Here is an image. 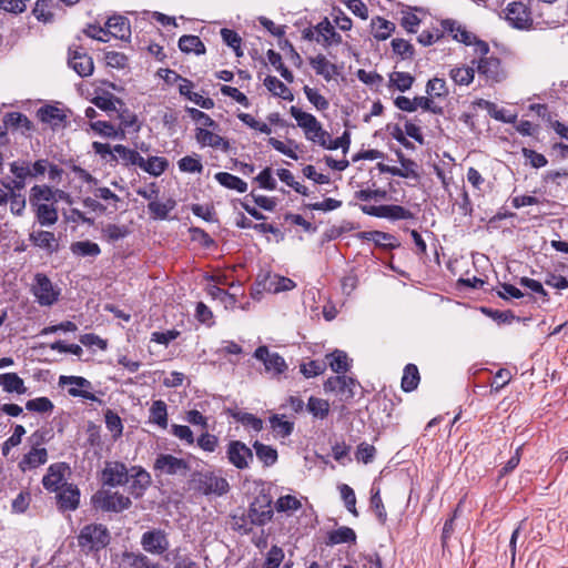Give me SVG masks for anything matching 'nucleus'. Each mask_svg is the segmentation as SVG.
<instances>
[{"label": "nucleus", "instance_id": "1", "mask_svg": "<svg viewBox=\"0 0 568 568\" xmlns=\"http://www.w3.org/2000/svg\"><path fill=\"white\" fill-rule=\"evenodd\" d=\"M291 115L296 120L297 125L304 131L305 138L313 143L324 145L328 139V132L325 131L321 122L311 113L302 111L300 108L292 105L290 108Z\"/></svg>", "mask_w": 568, "mask_h": 568}, {"label": "nucleus", "instance_id": "2", "mask_svg": "<svg viewBox=\"0 0 568 568\" xmlns=\"http://www.w3.org/2000/svg\"><path fill=\"white\" fill-rule=\"evenodd\" d=\"M110 539L111 536L105 526L91 524L80 530L78 545L85 552L98 551L105 548L110 544Z\"/></svg>", "mask_w": 568, "mask_h": 568}, {"label": "nucleus", "instance_id": "3", "mask_svg": "<svg viewBox=\"0 0 568 568\" xmlns=\"http://www.w3.org/2000/svg\"><path fill=\"white\" fill-rule=\"evenodd\" d=\"M192 481L196 490L204 495L223 496L229 489L230 485L226 478L216 475L213 471L195 473Z\"/></svg>", "mask_w": 568, "mask_h": 568}, {"label": "nucleus", "instance_id": "4", "mask_svg": "<svg viewBox=\"0 0 568 568\" xmlns=\"http://www.w3.org/2000/svg\"><path fill=\"white\" fill-rule=\"evenodd\" d=\"M92 503L98 509L113 513H121L130 508L132 504L128 496L106 489H102L95 493L92 497Z\"/></svg>", "mask_w": 568, "mask_h": 568}, {"label": "nucleus", "instance_id": "5", "mask_svg": "<svg viewBox=\"0 0 568 568\" xmlns=\"http://www.w3.org/2000/svg\"><path fill=\"white\" fill-rule=\"evenodd\" d=\"M226 458L237 469H246L254 460L252 449L241 440H231L226 447Z\"/></svg>", "mask_w": 568, "mask_h": 568}, {"label": "nucleus", "instance_id": "6", "mask_svg": "<svg viewBox=\"0 0 568 568\" xmlns=\"http://www.w3.org/2000/svg\"><path fill=\"white\" fill-rule=\"evenodd\" d=\"M60 386L69 385L68 393L72 397H82L92 402H100L99 398L90 392L92 389V383L82 376H60Z\"/></svg>", "mask_w": 568, "mask_h": 568}, {"label": "nucleus", "instance_id": "7", "mask_svg": "<svg viewBox=\"0 0 568 568\" xmlns=\"http://www.w3.org/2000/svg\"><path fill=\"white\" fill-rule=\"evenodd\" d=\"M505 19L516 29H528L532 19L527 6L523 2H511L505 9Z\"/></svg>", "mask_w": 568, "mask_h": 568}, {"label": "nucleus", "instance_id": "8", "mask_svg": "<svg viewBox=\"0 0 568 568\" xmlns=\"http://www.w3.org/2000/svg\"><path fill=\"white\" fill-rule=\"evenodd\" d=\"M129 470L120 462H106L102 470L103 485L116 487L129 483Z\"/></svg>", "mask_w": 568, "mask_h": 568}, {"label": "nucleus", "instance_id": "9", "mask_svg": "<svg viewBox=\"0 0 568 568\" xmlns=\"http://www.w3.org/2000/svg\"><path fill=\"white\" fill-rule=\"evenodd\" d=\"M68 64L82 78L91 75L94 70L92 58L81 48L69 49Z\"/></svg>", "mask_w": 568, "mask_h": 568}, {"label": "nucleus", "instance_id": "10", "mask_svg": "<svg viewBox=\"0 0 568 568\" xmlns=\"http://www.w3.org/2000/svg\"><path fill=\"white\" fill-rule=\"evenodd\" d=\"M254 357L263 362L265 371L273 375H280L287 368L285 359L277 353H271L266 346L257 347Z\"/></svg>", "mask_w": 568, "mask_h": 568}, {"label": "nucleus", "instance_id": "11", "mask_svg": "<svg viewBox=\"0 0 568 568\" xmlns=\"http://www.w3.org/2000/svg\"><path fill=\"white\" fill-rule=\"evenodd\" d=\"M154 469L168 475H185L190 467L182 458L170 454H161L155 459Z\"/></svg>", "mask_w": 568, "mask_h": 568}, {"label": "nucleus", "instance_id": "12", "mask_svg": "<svg viewBox=\"0 0 568 568\" xmlns=\"http://www.w3.org/2000/svg\"><path fill=\"white\" fill-rule=\"evenodd\" d=\"M33 294L40 305L50 306L57 300L59 293L54 290L51 281L42 274L36 275V284L33 285Z\"/></svg>", "mask_w": 568, "mask_h": 568}, {"label": "nucleus", "instance_id": "13", "mask_svg": "<svg viewBox=\"0 0 568 568\" xmlns=\"http://www.w3.org/2000/svg\"><path fill=\"white\" fill-rule=\"evenodd\" d=\"M141 545L145 551L161 555L168 550L169 540L163 530L154 529L142 535Z\"/></svg>", "mask_w": 568, "mask_h": 568}, {"label": "nucleus", "instance_id": "14", "mask_svg": "<svg viewBox=\"0 0 568 568\" xmlns=\"http://www.w3.org/2000/svg\"><path fill=\"white\" fill-rule=\"evenodd\" d=\"M477 71L490 82H500L505 79L500 61L495 57L480 58L477 62Z\"/></svg>", "mask_w": 568, "mask_h": 568}, {"label": "nucleus", "instance_id": "15", "mask_svg": "<svg viewBox=\"0 0 568 568\" xmlns=\"http://www.w3.org/2000/svg\"><path fill=\"white\" fill-rule=\"evenodd\" d=\"M68 469H69V467L64 463H57V464L50 465L47 474L44 475V477L42 479V484H43L44 488L48 490H51V491H57L60 488H62L63 486H65L63 484V481H64V474Z\"/></svg>", "mask_w": 568, "mask_h": 568}, {"label": "nucleus", "instance_id": "16", "mask_svg": "<svg viewBox=\"0 0 568 568\" xmlns=\"http://www.w3.org/2000/svg\"><path fill=\"white\" fill-rule=\"evenodd\" d=\"M104 24L108 36H112L122 41H128L131 38L130 21L125 17L112 16Z\"/></svg>", "mask_w": 568, "mask_h": 568}, {"label": "nucleus", "instance_id": "17", "mask_svg": "<svg viewBox=\"0 0 568 568\" xmlns=\"http://www.w3.org/2000/svg\"><path fill=\"white\" fill-rule=\"evenodd\" d=\"M195 140L202 146H211L226 152L230 143L221 135L207 130L206 128H196Z\"/></svg>", "mask_w": 568, "mask_h": 568}, {"label": "nucleus", "instance_id": "18", "mask_svg": "<svg viewBox=\"0 0 568 568\" xmlns=\"http://www.w3.org/2000/svg\"><path fill=\"white\" fill-rule=\"evenodd\" d=\"M55 194H59L60 199L68 196L63 191H54L48 185H34L30 190V204L36 207L41 204H48L47 202L55 201Z\"/></svg>", "mask_w": 568, "mask_h": 568}, {"label": "nucleus", "instance_id": "19", "mask_svg": "<svg viewBox=\"0 0 568 568\" xmlns=\"http://www.w3.org/2000/svg\"><path fill=\"white\" fill-rule=\"evenodd\" d=\"M316 32L315 41L328 47L333 43L338 44L342 42V37L335 31L327 18L323 19L314 27Z\"/></svg>", "mask_w": 568, "mask_h": 568}, {"label": "nucleus", "instance_id": "20", "mask_svg": "<svg viewBox=\"0 0 568 568\" xmlns=\"http://www.w3.org/2000/svg\"><path fill=\"white\" fill-rule=\"evenodd\" d=\"M38 119L49 124L52 129L62 126L65 123L67 115L64 111L54 105H44L37 111Z\"/></svg>", "mask_w": 568, "mask_h": 568}, {"label": "nucleus", "instance_id": "21", "mask_svg": "<svg viewBox=\"0 0 568 568\" xmlns=\"http://www.w3.org/2000/svg\"><path fill=\"white\" fill-rule=\"evenodd\" d=\"M355 386V381L352 377L341 375L329 377L324 383L325 392H336L338 394L345 395L346 397H353V387Z\"/></svg>", "mask_w": 568, "mask_h": 568}, {"label": "nucleus", "instance_id": "22", "mask_svg": "<svg viewBox=\"0 0 568 568\" xmlns=\"http://www.w3.org/2000/svg\"><path fill=\"white\" fill-rule=\"evenodd\" d=\"M442 27L445 32L449 33L454 38V40L466 45H471L473 39H475V36L471 32L467 31L455 20H443Z\"/></svg>", "mask_w": 568, "mask_h": 568}, {"label": "nucleus", "instance_id": "23", "mask_svg": "<svg viewBox=\"0 0 568 568\" xmlns=\"http://www.w3.org/2000/svg\"><path fill=\"white\" fill-rule=\"evenodd\" d=\"M48 452L45 448L33 446L28 454L23 456L19 463V467L26 471L28 469L37 468L47 463Z\"/></svg>", "mask_w": 568, "mask_h": 568}, {"label": "nucleus", "instance_id": "24", "mask_svg": "<svg viewBox=\"0 0 568 568\" xmlns=\"http://www.w3.org/2000/svg\"><path fill=\"white\" fill-rule=\"evenodd\" d=\"M31 243L40 248H44L48 252H55L58 248V242L52 232L49 231H32L29 234Z\"/></svg>", "mask_w": 568, "mask_h": 568}, {"label": "nucleus", "instance_id": "25", "mask_svg": "<svg viewBox=\"0 0 568 568\" xmlns=\"http://www.w3.org/2000/svg\"><path fill=\"white\" fill-rule=\"evenodd\" d=\"M193 83L187 79H182L180 84V93L186 97L190 101L203 109H211L214 106V102L210 98H204L202 94L192 92Z\"/></svg>", "mask_w": 568, "mask_h": 568}, {"label": "nucleus", "instance_id": "26", "mask_svg": "<svg viewBox=\"0 0 568 568\" xmlns=\"http://www.w3.org/2000/svg\"><path fill=\"white\" fill-rule=\"evenodd\" d=\"M58 498L61 509L74 510L79 506L80 493L77 487L72 485H65L59 493Z\"/></svg>", "mask_w": 568, "mask_h": 568}, {"label": "nucleus", "instance_id": "27", "mask_svg": "<svg viewBox=\"0 0 568 568\" xmlns=\"http://www.w3.org/2000/svg\"><path fill=\"white\" fill-rule=\"evenodd\" d=\"M310 64L316 74L322 75L326 81L332 80L336 74V65L331 63L323 54L310 58Z\"/></svg>", "mask_w": 568, "mask_h": 568}, {"label": "nucleus", "instance_id": "28", "mask_svg": "<svg viewBox=\"0 0 568 568\" xmlns=\"http://www.w3.org/2000/svg\"><path fill=\"white\" fill-rule=\"evenodd\" d=\"M33 211L41 226H51L58 222V210L53 204H41L33 207Z\"/></svg>", "mask_w": 568, "mask_h": 568}, {"label": "nucleus", "instance_id": "29", "mask_svg": "<svg viewBox=\"0 0 568 568\" xmlns=\"http://www.w3.org/2000/svg\"><path fill=\"white\" fill-rule=\"evenodd\" d=\"M4 125L14 130H20L22 134L33 129L32 122L20 112H10L4 115Z\"/></svg>", "mask_w": 568, "mask_h": 568}, {"label": "nucleus", "instance_id": "30", "mask_svg": "<svg viewBox=\"0 0 568 568\" xmlns=\"http://www.w3.org/2000/svg\"><path fill=\"white\" fill-rule=\"evenodd\" d=\"M0 385L8 393L26 394L27 387L23 379L17 373H4L0 375Z\"/></svg>", "mask_w": 568, "mask_h": 568}, {"label": "nucleus", "instance_id": "31", "mask_svg": "<svg viewBox=\"0 0 568 568\" xmlns=\"http://www.w3.org/2000/svg\"><path fill=\"white\" fill-rule=\"evenodd\" d=\"M179 48L184 53H195L196 55L205 53V45L197 36H182L179 40Z\"/></svg>", "mask_w": 568, "mask_h": 568}, {"label": "nucleus", "instance_id": "32", "mask_svg": "<svg viewBox=\"0 0 568 568\" xmlns=\"http://www.w3.org/2000/svg\"><path fill=\"white\" fill-rule=\"evenodd\" d=\"M215 180L224 187L235 190L240 193H244L247 190V183L227 172H219L215 174Z\"/></svg>", "mask_w": 568, "mask_h": 568}, {"label": "nucleus", "instance_id": "33", "mask_svg": "<svg viewBox=\"0 0 568 568\" xmlns=\"http://www.w3.org/2000/svg\"><path fill=\"white\" fill-rule=\"evenodd\" d=\"M132 470L134 471V474L130 475V477L133 478V481L130 486V490L134 497H140L145 490V488L150 485L151 477L149 473H146L144 469L132 468Z\"/></svg>", "mask_w": 568, "mask_h": 568}, {"label": "nucleus", "instance_id": "34", "mask_svg": "<svg viewBox=\"0 0 568 568\" xmlns=\"http://www.w3.org/2000/svg\"><path fill=\"white\" fill-rule=\"evenodd\" d=\"M253 447L256 453V457L264 466H273L277 462V450L270 445H265L255 440Z\"/></svg>", "mask_w": 568, "mask_h": 568}, {"label": "nucleus", "instance_id": "35", "mask_svg": "<svg viewBox=\"0 0 568 568\" xmlns=\"http://www.w3.org/2000/svg\"><path fill=\"white\" fill-rule=\"evenodd\" d=\"M168 166V161L163 158L151 156L148 160L142 158V163H139V168L154 176L161 175Z\"/></svg>", "mask_w": 568, "mask_h": 568}, {"label": "nucleus", "instance_id": "36", "mask_svg": "<svg viewBox=\"0 0 568 568\" xmlns=\"http://www.w3.org/2000/svg\"><path fill=\"white\" fill-rule=\"evenodd\" d=\"M264 85L274 95L283 98L284 100H290V101L293 100V94L291 93L290 89L282 81H280L276 77H273V75L266 77L264 80Z\"/></svg>", "mask_w": 568, "mask_h": 568}, {"label": "nucleus", "instance_id": "37", "mask_svg": "<svg viewBox=\"0 0 568 568\" xmlns=\"http://www.w3.org/2000/svg\"><path fill=\"white\" fill-rule=\"evenodd\" d=\"M449 77L458 85H468L474 80L475 69L465 65L456 67L450 69Z\"/></svg>", "mask_w": 568, "mask_h": 568}, {"label": "nucleus", "instance_id": "38", "mask_svg": "<svg viewBox=\"0 0 568 568\" xmlns=\"http://www.w3.org/2000/svg\"><path fill=\"white\" fill-rule=\"evenodd\" d=\"M231 416L243 426L250 427L256 433L263 429V420L251 413L231 410Z\"/></svg>", "mask_w": 568, "mask_h": 568}, {"label": "nucleus", "instance_id": "39", "mask_svg": "<svg viewBox=\"0 0 568 568\" xmlns=\"http://www.w3.org/2000/svg\"><path fill=\"white\" fill-rule=\"evenodd\" d=\"M356 534L355 531L346 526L339 527L336 530H333L328 534V545H338L344 542H355Z\"/></svg>", "mask_w": 568, "mask_h": 568}, {"label": "nucleus", "instance_id": "40", "mask_svg": "<svg viewBox=\"0 0 568 568\" xmlns=\"http://www.w3.org/2000/svg\"><path fill=\"white\" fill-rule=\"evenodd\" d=\"M54 6V0H37L36 6L33 8L34 17L44 23L52 22L54 19V14L51 11V8Z\"/></svg>", "mask_w": 568, "mask_h": 568}, {"label": "nucleus", "instance_id": "41", "mask_svg": "<svg viewBox=\"0 0 568 568\" xmlns=\"http://www.w3.org/2000/svg\"><path fill=\"white\" fill-rule=\"evenodd\" d=\"M419 383V373L417 366L414 364H407L404 368V374L402 378V388L405 392L414 390Z\"/></svg>", "mask_w": 568, "mask_h": 568}, {"label": "nucleus", "instance_id": "42", "mask_svg": "<svg viewBox=\"0 0 568 568\" xmlns=\"http://www.w3.org/2000/svg\"><path fill=\"white\" fill-rule=\"evenodd\" d=\"M174 206L175 201L171 199L166 200L165 202L151 201L148 204L149 212L153 215V217L160 220H165Z\"/></svg>", "mask_w": 568, "mask_h": 568}, {"label": "nucleus", "instance_id": "43", "mask_svg": "<svg viewBox=\"0 0 568 568\" xmlns=\"http://www.w3.org/2000/svg\"><path fill=\"white\" fill-rule=\"evenodd\" d=\"M150 420L162 428L168 426L166 404L163 400L153 402L150 408Z\"/></svg>", "mask_w": 568, "mask_h": 568}, {"label": "nucleus", "instance_id": "44", "mask_svg": "<svg viewBox=\"0 0 568 568\" xmlns=\"http://www.w3.org/2000/svg\"><path fill=\"white\" fill-rule=\"evenodd\" d=\"M415 81V78L407 72L394 71L389 74V84L395 87L400 92L409 90Z\"/></svg>", "mask_w": 568, "mask_h": 568}, {"label": "nucleus", "instance_id": "45", "mask_svg": "<svg viewBox=\"0 0 568 568\" xmlns=\"http://www.w3.org/2000/svg\"><path fill=\"white\" fill-rule=\"evenodd\" d=\"M372 26L374 29V37L377 40H386L390 37L392 32L395 30V24L386 19L377 17L372 21Z\"/></svg>", "mask_w": 568, "mask_h": 568}, {"label": "nucleus", "instance_id": "46", "mask_svg": "<svg viewBox=\"0 0 568 568\" xmlns=\"http://www.w3.org/2000/svg\"><path fill=\"white\" fill-rule=\"evenodd\" d=\"M326 358L329 361V367L335 373H345L348 369V356L345 352L336 349L326 355Z\"/></svg>", "mask_w": 568, "mask_h": 568}, {"label": "nucleus", "instance_id": "47", "mask_svg": "<svg viewBox=\"0 0 568 568\" xmlns=\"http://www.w3.org/2000/svg\"><path fill=\"white\" fill-rule=\"evenodd\" d=\"M71 252L79 256H98L101 250L94 242L79 241L71 244Z\"/></svg>", "mask_w": 568, "mask_h": 568}, {"label": "nucleus", "instance_id": "48", "mask_svg": "<svg viewBox=\"0 0 568 568\" xmlns=\"http://www.w3.org/2000/svg\"><path fill=\"white\" fill-rule=\"evenodd\" d=\"M426 93L430 98L443 99L449 94V90L444 79L433 78L426 84Z\"/></svg>", "mask_w": 568, "mask_h": 568}, {"label": "nucleus", "instance_id": "49", "mask_svg": "<svg viewBox=\"0 0 568 568\" xmlns=\"http://www.w3.org/2000/svg\"><path fill=\"white\" fill-rule=\"evenodd\" d=\"M271 428L280 437H287L294 429V423L284 419V416L273 415L270 418Z\"/></svg>", "mask_w": 568, "mask_h": 568}, {"label": "nucleus", "instance_id": "50", "mask_svg": "<svg viewBox=\"0 0 568 568\" xmlns=\"http://www.w3.org/2000/svg\"><path fill=\"white\" fill-rule=\"evenodd\" d=\"M178 166L184 173H201L203 164L199 155H186L178 161Z\"/></svg>", "mask_w": 568, "mask_h": 568}, {"label": "nucleus", "instance_id": "51", "mask_svg": "<svg viewBox=\"0 0 568 568\" xmlns=\"http://www.w3.org/2000/svg\"><path fill=\"white\" fill-rule=\"evenodd\" d=\"M113 151L120 156L125 165H136L142 163V156L134 150H131L122 144H116Z\"/></svg>", "mask_w": 568, "mask_h": 568}, {"label": "nucleus", "instance_id": "52", "mask_svg": "<svg viewBox=\"0 0 568 568\" xmlns=\"http://www.w3.org/2000/svg\"><path fill=\"white\" fill-rule=\"evenodd\" d=\"M366 239L383 247L394 248L398 246V243L395 242L396 240L392 234L379 231L368 232Z\"/></svg>", "mask_w": 568, "mask_h": 568}, {"label": "nucleus", "instance_id": "53", "mask_svg": "<svg viewBox=\"0 0 568 568\" xmlns=\"http://www.w3.org/2000/svg\"><path fill=\"white\" fill-rule=\"evenodd\" d=\"M268 62L281 73V75L287 81L293 82V73L284 65L280 53L268 50L267 51Z\"/></svg>", "mask_w": 568, "mask_h": 568}, {"label": "nucleus", "instance_id": "54", "mask_svg": "<svg viewBox=\"0 0 568 568\" xmlns=\"http://www.w3.org/2000/svg\"><path fill=\"white\" fill-rule=\"evenodd\" d=\"M90 126L93 131L106 138L114 139L124 136L123 130L118 131L112 124L105 121L91 122Z\"/></svg>", "mask_w": 568, "mask_h": 568}, {"label": "nucleus", "instance_id": "55", "mask_svg": "<svg viewBox=\"0 0 568 568\" xmlns=\"http://www.w3.org/2000/svg\"><path fill=\"white\" fill-rule=\"evenodd\" d=\"M307 408L313 416L325 418L329 412V404L325 399L311 397L307 403Z\"/></svg>", "mask_w": 568, "mask_h": 568}, {"label": "nucleus", "instance_id": "56", "mask_svg": "<svg viewBox=\"0 0 568 568\" xmlns=\"http://www.w3.org/2000/svg\"><path fill=\"white\" fill-rule=\"evenodd\" d=\"M384 219L389 220H408L413 217V213L400 205H384Z\"/></svg>", "mask_w": 568, "mask_h": 568}, {"label": "nucleus", "instance_id": "57", "mask_svg": "<svg viewBox=\"0 0 568 568\" xmlns=\"http://www.w3.org/2000/svg\"><path fill=\"white\" fill-rule=\"evenodd\" d=\"M102 234L109 242H116L125 237L129 234V230L124 225L106 224L102 229Z\"/></svg>", "mask_w": 568, "mask_h": 568}, {"label": "nucleus", "instance_id": "58", "mask_svg": "<svg viewBox=\"0 0 568 568\" xmlns=\"http://www.w3.org/2000/svg\"><path fill=\"white\" fill-rule=\"evenodd\" d=\"M301 507V501L292 495L282 496L275 503V509L278 513L295 511Z\"/></svg>", "mask_w": 568, "mask_h": 568}, {"label": "nucleus", "instance_id": "59", "mask_svg": "<svg viewBox=\"0 0 568 568\" xmlns=\"http://www.w3.org/2000/svg\"><path fill=\"white\" fill-rule=\"evenodd\" d=\"M303 91L307 98V100L318 110L324 111L328 109V101L325 97H323L316 89L310 88L308 85H305L303 88Z\"/></svg>", "mask_w": 568, "mask_h": 568}, {"label": "nucleus", "instance_id": "60", "mask_svg": "<svg viewBox=\"0 0 568 568\" xmlns=\"http://www.w3.org/2000/svg\"><path fill=\"white\" fill-rule=\"evenodd\" d=\"M26 408L30 412L51 413L54 408L53 403L48 397H38L26 403Z\"/></svg>", "mask_w": 568, "mask_h": 568}, {"label": "nucleus", "instance_id": "61", "mask_svg": "<svg viewBox=\"0 0 568 568\" xmlns=\"http://www.w3.org/2000/svg\"><path fill=\"white\" fill-rule=\"evenodd\" d=\"M351 144V139L348 132H344L341 138L332 139L331 134L328 133V139L325 140V144L322 145V148L327 150H337L342 148L343 153L346 154Z\"/></svg>", "mask_w": 568, "mask_h": 568}, {"label": "nucleus", "instance_id": "62", "mask_svg": "<svg viewBox=\"0 0 568 568\" xmlns=\"http://www.w3.org/2000/svg\"><path fill=\"white\" fill-rule=\"evenodd\" d=\"M273 517V510L272 508L270 507V505H267L263 510L258 511L256 508H255V505H252L251 509H250V518H251V521L255 525H265L266 523H268Z\"/></svg>", "mask_w": 568, "mask_h": 568}, {"label": "nucleus", "instance_id": "63", "mask_svg": "<svg viewBox=\"0 0 568 568\" xmlns=\"http://www.w3.org/2000/svg\"><path fill=\"white\" fill-rule=\"evenodd\" d=\"M339 493H341V497L344 500V504H345V507L347 508V510L349 513H352L353 515L357 516V510L355 507L356 496H355L353 488H351L346 484H342L339 486Z\"/></svg>", "mask_w": 568, "mask_h": 568}, {"label": "nucleus", "instance_id": "64", "mask_svg": "<svg viewBox=\"0 0 568 568\" xmlns=\"http://www.w3.org/2000/svg\"><path fill=\"white\" fill-rule=\"evenodd\" d=\"M326 369V363L321 361H311L301 365V373L306 377H315L321 375Z\"/></svg>", "mask_w": 568, "mask_h": 568}]
</instances>
